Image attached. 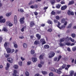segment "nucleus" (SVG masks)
I'll return each mask as SVG.
<instances>
[{"label": "nucleus", "instance_id": "nucleus-1", "mask_svg": "<svg viewBox=\"0 0 76 76\" xmlns=\"http://www.w3.org/2000/svg\"><path fill=\"white\" fill-rule=\"evenodd\" d=\"M49 69L51 71L53 72H55L56 73H57L58 74H61V71L57 70V69H55V68L53 67H50Z\"/></svg>", "mask_w": 76, "mask_h": 76}, {"label": "nucleus", "instance_id": "nucleus-2", "mask_svg": "<svg viewBox=\"0 0 76 76\" xmlns=\"http://www.w3.org/2000/svg\"><path fill=\"white\" fill-rule=\"evenodd\" d=\"M61 25V23L60 22H58V25L57 27L58 28L60 29H64L65 28H66V26H64V25H62L61 26V27L60 26Z\"/></svg>", "mask_w": 76, "mask_h": 76}, {"label": "nucleus", "instance_id": "nucleus-3", "mask_svg": "<svg viewBox=\"0 0 76 76\" xmlns=\"http://www.w3.org/2000/svg\"><path fill=\"white\" fill-rule=\"evenodd\" d=\"M55 53L52 51H50V53H49V58H50L53 57L55 56Z\"/></svg>", "mask_w": 76, "mask_h": 76}, {"label": "nucleus", "instance_id": "nucleus-4", "mask_svg": "<svg viewBox=\"0 0 76 76\" xmlns=\"http://www.w3.org/2000/svg\"><path fill=\"white\" fill-rule=\"evenodd\" d=\"M24 19H25V18H24V17H23L20 19V22L21 24H23L24 23Z\"/></svg>", "mask_w": 76, "mask_h": 76}, {"label": "nucleus", "instance_id": "nucleus-5", "mask_svg": "<svg viewBox=\"0 0 76 76\" xmlns=\"http://www.w3.org/2000/svg\"><path fill=\"white\" fill-rule=\"evenodd\" d=\"M40 42L42 43V45H44V44H45L46 43V42H45V40L44 39H41L40 40Z\"/></svg>", "mask_w": 76, "mask_h": 76}, {"label": "nucleus", "instance_id": "nucleus-6", "mask_svg": "<svg viewBox=\"0 0 76 76\" xmlns=\"http://www.w3.org/2000/svg\"><path fill=\"white\" fill-rule=\"evenodd\" d=\"M7 61L10 63H12L13 62V58H7Z\"/></svg>", "mask_w": 76, "mask_h": 76}, {"label": "nucleus", "instance_id": "nucleus-7", "mask_svg": "<svg viewBox=\"0 0 76 76\" xmlns=\"http://www.w3.org/2000/svg\"><path fill=\"white\" fill-rule=\"evenodd\" d=\"M5 49H6L7 52V53H11L12 50H11V49L10 48H5Z\"/></svg>", "mask_w": 76, "mask_h": 76}, {"label": "nucleus", "instance_id": "nucleus-8", "mask_svg": "<svg viewBox=\"0 0 76 76\" xmlns=\"http://www.w3.org/2000/svg\"><path fill=\"white\" fill-rule=\"evenodd\" d=\"M18 73V71L16 70H14L13 73L12 74L13 76H19V75H16Z\"/></svg>", "mask_w": 76, "mask_h": 76}, {"label": "nucleus", "instance_id": "nucleus-9", "mask_svg": "<svg viewBox=\"0 0 76 76\" xmlns=\"http://www.w3.org/2000/svg\"><path fill=\"white\" fill-rule=\"evenodd\" d=\"M14 22L15 25L17 24V16L16 15L14 16Z\"/></svg>", "mask_w": 76, "mask_h": 76}, {"label": "nucleus", "instance_id": "nucleus-10", "mask_svg": "<svg viewBox=\"0 0 76 76\" xmlns=\"http://www.w3.org/2000/svg\"><path fill=\"white\" fill-rule=\"evenodd\" d=\"M67 5H64L62 7H61V10H65L67 9Z\"/></svg>", "mask_w": 76, "mask_h": 76}, {"label": "nucleus", "instance_id": "nucleus-11", "mask_svg": "<svg viewBox=\"0 0 76 76\" xmlns=\"http://www.w3.org/2000/svg\"><path fill=\"white\" fill-rule=\"evenodd\" d=\"M9 67H10V64L7 63V66L5 67L6 70H9Z\"/></svg>", "mask_w": 76, "mask_h": 76}, {"label": "nucleus", "instance_id": "nucleus-12", "mask_svg": "<svg viewBox=\"0 0 76 76\" xmlns=\"http://www.w3.org/2000/svg\"><path fill=\"white\" fill-rule=\"evenodd\" d=\"M35 25V23H34V22L33 21H31L30 25V27H33Z\"/></svg>", "mask_w": 76, "mask_h": 76}, {"label": "nucleus", "instance_id": "nucleus-13", "mask_svg": "<svg viewBox=\"0 0 76 76\" xmlns=\"http://www.w3.org/2000/svg\"><path fill=\"white\" fill-rule=\"evenodd\" d=\"M32 60L34 63H35L37 61V58H36L33 57L32 58Z\"/></svg>", "mask_w": 76, "mask_h": 76}, {"label": "nucleus", "instance_id": "nucleus-14", "mask_svg": "<svg viewBox=\"0 0 76 76\" xmlns=\"http://www.w3.org/2000/svg\"><path fill=\"white\" fill-rule=\"evenodd\" d=\"M72 24L70 23L69 24V25L66 27V28L67 29H70L72 28Z\"/></svg>", "mask_w": 76, "mask_h": 76}, {"label": "nucleus", "instance_id": "nucleus-15", "mask_svg": "<svg viewBox=\"0 0 76 76\" xmlns=\"http://www.w3.org/2000/svg\"><path fill=\"white\" fill-rule=\"evenodd\" d=\"M34 44L35 45H38V44H39V41H37V40L35 41L34 42Z\"/></svg>", "mask_w": 76, "mask_h": 76}, {"label": "nucleus", "instance_id": "nucleus-16", "mask_svg": "<svg viewBox=\"0 0 76 76\" xmlns=\"http://www.w3.org/2000/svg\"><path fill=\"white\" fill-rule=\"evenodd\" d=\"M50 2L52 4H54L56 3V1L55 0H50Z\"/></svg>", "mask_w": 76, "mask_h": 76}, {"label": "nucleus", "instance_id": "nucleus-17", "mask_svg": "<svg viewBox=\"0 0 76 76\" xmlns=\"http://www.w3.org/2000/svg\"><path fill=\"white\" fill-rule=\"evenodd\" d=\"M44 48H50V46L48 45H44Z\"/></svg>", "mask_w": 76, "mask_h": 76}, {"label": "nucleus", "instance_id": "nucleus-18", "mask_svg": "<svg viewBox=\"0 0 76 76\" xmlns=\"http://www.w3.org/2000/svg\"><path fill=\"white\" fill-rule=\"evenodd\" d=\"M8 44V42H5L4 45V47L5 48H7V47Z\"/></svg>", "mask_w": 76, "mask_h": 76}, {"label": "nucleus", "instance_id": "nucleus-19", "mask_svg": "<svg viewBox=\"0 0 76 76\" xmlns=\"http://www.w3.org/2000/svg\"><path fill=\"white\" fill-rule=\"evenodd\" d=\"M2 30L3 31H4L5 32H7L8 31V30H7V28H6L4 27H3Z\"/></svg>", "mask_w": 76, "mask_h": 76}, {"label": "nucleus", "instance_id": "nucleus-20", "mask_svg": "<svg viewBox=\"0 0 76 76\" xmlns=\"http://www.w3.org/2000/svg\"><path fill=\"white\" fill-rule=\"evenodd\" d=\"M36 37L38 39H41V36L39 34H36Z\"/></svg>", "mask_w": 76, "mask_h": 76}, {"label": "nucleus", "instance_id": "nucleus-21", "mask_svg": "<svg viewBox=\"0 0 76 76\" xmlns=\"http://www.w3.org/2000/svg\"><path fill=\"white\" fill-rule=\"evenodd\" d=\"M75 72L74 71H71L70 73L69 76H73V75L74 74Z\"/></svg>", "mask_w": 76, "mask_h": 76}, {"label": "nucleus", "instance_id": "nucleus-22", "mask_svg": "<svg viewBox=\"0 0 76 76\" xmlns=\"http://www.w3.org/2000/svg\"><path fill=\"white\" fill-rule=\"evenodd\" d=\"M6 22V20L4 19L2 20H0V23H4Z\"/></svg>", "mask_w": 76, "mask_h": 76}, {"label": "nucleus", "instance_id": "nucleus-23", "mask_svg": "<svg viewBox=\"0 0 76 76\" xmlns=\"http://www.w3.org/2000/svg\"><path fill=\"white\" fill-rule=\"evenodd\" d=\"M47 23H49V24H51V25H52L53 24V22L51 21V20H48L47 21Z\"/></svg>", "mask_w": 76, "mask_h": 76}, {"label": "nucleus", "instance_id": "nucleus-24", "mask_svg": "<svg viewBox=\"0 0 76 76\" xmlns=\"http://www.w3.org/2000/svg\"><path fill=\"white\" fill-rule=\"evenodd\" d=\"M23 46L24 48H26L27 47V44L25 43H23Z\"/></svg>", "mask_w": 76, "mask_h": 76}, {"label": "nucleus", "instance_id": "nucleus-25", "mask_svg": "<svg viewBox=\"0 0 76 76\" xmlns=\"http://www.w3.org/2000/svg\"><path fill=\"white\" fill-rule=\"evenodd\" d=\"M74 3V1H71L69 2L68 3V5H72V4H73Z\"/></svg>", "mask_w": 76, "mask_h": 76}, {"label": "nucleus", "instance_id": "nucleus-26", "mask_svg": "<svg viewBox=\"0 0 76 76\" xmlns=\"http://www.w3.org/2000/svg\"><path fill=\"white\" fill-rule=\"evenodd\" d=\"M25 75L26 76H29V73L28 71H26L25 73Z\"/></svg>", "mask_w": 76, "mask_h": 76}, {"label": "nucleus", "instance_id": "nucleus-27", "mask_svg": "<svg viewBox=\"0 0 76 76\" xmlns=\"http://www.w3.org/2000/svg\"><path fill=\"white\" fill-rule=\"evenodd\" d=\"M71 35L72 38H75L76 37V34L74 33H72L71 34Z\"/></svg>", "mask_w": 76, "mask_h": 76}, {"label": "nucleus", "instance_id": "nucleus-28", "mask_svg": "<svg viewBox=\"0 0 76 76\" xmlns=\"http://www.w3.org/2000/svg\"><path fill=\"white\" fill-rule=\"evenodd\" d=\"M62 57V56H61V55L59 56L58 58L57 61H60V60L61 59V58Z\"/></svg>", "mask_w": 76, "mask_h": 76}, {"label": "nucleus", "instance_id": "nucleus-29", "mask_svg": "<svg viewBox=\"0 0 76 76\" xmlns=\"http://www.w3.org/2000/svg\"><path fill=\"white\" fill-rule=\"evenodd\" d=\"M69 39L72 42H75V39H72L70 37L69 38Z\"/></svg>", "mask_w": 76, "mask_h": 76}, {"label": "nucleus", "instance_id": "nucleus-30", "mask_svg": "<svg viewBox=\"0 0 76 76\" xmlns=\"http://www.w3.org/2000/svg\"><path fill=\"white\" fill-rule=\"evenodd\" d=\"M11 14H12V12L7 13L6 14V16H7L8 17H9L10 16V15H11Z\"/></svg>", "mask_w": 76, "mask_h": 76}, {"label": "nucleus", "instance_id": "nucleus-31", "mask_svg": "<svg viewBox=\"0 0 76 76\" xmlns=\"http://www.w3.org/2000/svg\"><path fill=\"white\" fill-rule=\"evenodd\" d=\"M60 7H61V4H59L56 6V7L57 9H60Z\"/></svg>", "mask_w": 76, "mask_h": 76}, {"label": "nucleus", "instance_id": "nucleus-32", "mask_svg": "<svg viewBox=\"0 0 76 76\" xmlns=\"http://www.w3.org/2000/svg\"><path fill=\"white\" fill-rule=\"evenodd\" d=\"M60 42H64L65 41V38H62L61 39H60Z\"/></svg>", "mask_w": 76, "mask_h": 76}, {"label": "nucleus", "instance_id": "nucleus-33", "mask_svg": "<svg viewBox=\"0 0 76 76\" xmlns=\"http://www.w3.org/2000/svg\"><path fill=\"white\" fill-rule=\"evenodd\" d=\"M13 67L15 69H18V66L16 65H15L13 66Z\"/></svg>", "mask_w": 76, "mask_h": 76}, {"label": "nucleus", "instance_id": "nucleus-34", "mask_svg": "<svg viewBox=\"0 0 76 76\" xmlns=\"http://www.w3.org/2000/svg\"><path fill=\"white\" fill-rule=\"evenodd\" d=\"M39 59L41 60L42 59H44V58H43V56L42 55H40L39 56Z\"/></svg>", "mask_w": 76, "mask_h": 76}, {"label": "nucleus", "instance_id": "nucleus-35", "mask_svg": "<svg viewBox=\"0 0 76 76\" xmlns=\"http://www.w3.org/2000/svg\"><path fill=\"white\" fill-rule=\"evenodd\" d=\"M65 41L67 42H69V38L68 37H66L65 38Z\"/></svg>", "mask_w": 76, "mask_h": 76}, {"label": "nucleus", "instance_id": "nucleus-36", "mask_svg": "<svg viewBox=\"0 0 76 76\" xmlns=\"http://www.w3.org/2000/svg\"><path fill=\"white\" fill-rule=\"evenodd\" d=\"M10 56V54H7L5 55V57L6 58H8Z\"/></svg>", "mask_w": 76, "mask_h": 76}, {"label": "nucleus", "instance_id": "nucleus-37", "mask_svg": "<svg viewBox=\"0 0 76 76\" xmlns=\"http://www.w3.org/2000/svg\"><path fill=\"white\" fill-rule=\"evenodd\" d=\"M72 49L73 51H75L76 50V46L73 47Z\"/></svg>", "mask_w": 76, "mask_h": 76}, {"label": "nucleus", "instance_id": "nucleus-38", "mask_svg": "<svg viewBox=\"0 0 76 76\" xmlns=\"http://www.w3.org/2000/svg\"><path fill=\"white\" fill-rule=\"evenodd\" d=\"M52 31H53L52 29L49 28L48 30L47 31L49 32H52Z\"/></svg>", "mask_w": 76, "mask_h": 76}, {"label": "nucleus", "instance_id": "nucleus-39", "mask_svg": "<svg viewBox=\"0 0 76 76\" xmlns=\"http://www.w3.org/2000/svg\"><path fill=\"white\" fill-rule=\"evenodd\" d=\"M65 21H66V20L64 18H63L61 20V22L62 23H64V22H65Z\"/></svg>", "mask_w": 76, "mask_h": 76}, {"label": "nucleus", "instance_id": "nucleus-40", "mask_svg": "<svg viewBox=\"0 0 76 76\" xmlns=\"http://www.w3.org/2000/svg\"><path fill=\"white\" fill-rule=\"evenodd\" d=\"M35 53V51L34 50H31V54H34Z\"/></svg>", "mask_w": 76, "mask_h": 76}, {"label": "nucleus", "instance_id": "nucleus-41", "mask_svg": "<svg viewBox=\"0 0 76 76\" xmlns=\"http://www.w3.org/2000/svg\"><path fill=\"white\" fill-rule=\"evenodd\" d=\"M42 73L43 75H47V72L45 71H42Z\"/></svg>", "mask_w": 76, "mask_h": 76}, {"label": "nucleus", "instance_id": "nucleus-42", "mask_svg": "<svg viewBox=\"0 0 76 76\" xmlns=\"http://www.w3.org/2000/svg\"><path fill=\"white\" fill-rule=\"evenodd\" d=\"M75 43H76V42H75V43L73 42V43H72L71 44L70 43V46H73V45H75Z\"/></svg>", "mask_w": 76, "mask_h": 76}, {"label": "nucleus", "instance_id": "nucleus-43", "mask_svg": "<svg viewBox=\"0 0 76 76\" xmlns=\"http://www.w3.org/2000/svg\"><path fill=\"white\" fill-rule=\"evenodd\" d=\"M66 66V65L64 64L62 66V68L63 69H64V68Z\"/></svg>", "mask_w": 76, "mask_h": 76}, {"label": "nucleus", "instance_id": "nucleus-44", "mask_svg": "<svg viewBox=\"0 0 76 76\" xmlns=\"http://www.w3.org/2000/svg\"><path fill=\"white\" fill-rule=\"evenodd\" d=\"M8 26L10 27L12 26H13V24L12 23H10L8 24Z\"/></svg>", "mask_w": 76, "mask_h": 76}, {"label": "nucleus", "instance_id": "nucleus-45", "mask_svg": "<svg viewBox=\"0 0 76 76\" xmlns=\"http://www.w3.org/2000/svg\"><path fill=\"white\" fill-rule=\"evenodd\" d=\"M71 12L70 10H69L67 12V14L68 15H70V14L71 13Z\"/></svg>", "mask_w": 76, "mask_h": 76}, {"label": "nucleus", "instance_id": "nucleus-46", "mask_svg": "<svg viewBox=\"0 0 76 76\" xmlns=\"http://www.w3.org/2000/svg\"><path fill=\"white\" fill-rule=\"evenodd\" d=\"M54 74L53 72H50L49 74V76H53Z\"/></svg>", "mask_w": 76, "mask_h": 76}, {"label": "nucleus", "instance_id": "nucleus-47", "mask_svg": "<svg viewBox=\"0 0 76 76\" xmlns=\"http://www.w3.org/2000/svg\"><path fill=\"white\" fill-rule=\"evenodd\" d=\"M59 45L60 46H63L64 45L63 43L61 42H60V43H59Z\"/></svg>", "mask_w": 76, "mask_h": 76}, {"label": "nucleus", "instance_id": "nucleus-48", "mask_svg": "<svg viewBox=\"0 0 76 76\" xmlns=\"http://www.w3.org/2000/svg\"><path fill=\"white\" fill-rule=\"evenodd\" d=\"M19 64L20 66H22V62H19Z\"/></svg>", "mask_w": 76, "mask_h": 76}, {"label": "nucleus", "instance_id": "nucleus-49", "mask_svg": "<svg viewBox=\"0 0 76 76\" xmlns=\"http://www.w3.org/2000/svg\"><path fill=\"white\" fill-rule=\"evenodd\" d=\"M66 45H70V43L69 42H66Z\"/></svg>", "mask_w": 76, "mask_h": 76}, {"label": "nucleus", "instance_id": "nucleus-50", "mask_svg": "<svg viewBox=\"0 0 76 76\" xmlns=\"http://www.w3.org/2000/svg\"><path fill=\"white\" fill-rule=\"evenodd\" d=\"M3 40V38L2 37H0V43H1L2 42V40Z\"/></svg>", "mask_w": 76, "mask_h": 76}, {"label": "nucleus", "instance_id": "nucleus-51", "mask_svg": "<svg viewBox=\"0 0 76 76\" xmlns=\"http://www.w3.org/2000/svg\"><path fill=\"white\" fill-rule=\"evenodd\" d=\"M34 8H35L36 9L37 8H38V5L37 4H35L34 6Z\"/></svg>", "mask_w": 76, "mask_h": 76}, {"label": "nucleus", "instance_id": "nucleus-52", "mask_svg": "<svg viewBox=\"0 0 76 76\" xmlns=\"http://www.w3.org/2000/svg\"><path fill=\"white\" fill-rule=\"evenodd\" d=\"M51 14H52V15H55L56 14V12H55L53 11L51 12Z\"/></svg>", "mask_w": 76, "mask_h": 76}, {"label": "nucleus", "instance_id": "nucleus-53", "mask_svg": "<svg viewBox=\"0 0 76 76\" xmlns=\"http://www.w3.org/2000/svg\"><path fill=\"white\" fill-rule=\"evenodd\" d=\"M38 66L39 67H42V65H41V64H38Z\"/></svg>", "mask_w": 76, "mask_h": 76}, {"label": "nucleus", "instance_id": "nucleus-54", "mask_svg": "<svg viewBox=\"0 0 76 76\" xmlns=\"http://www.w3.org/2000/svg\"><path fill=\"white\" fill-rule=\"evenodd\" d=\"M14 47L15 48H18V45L17 44H15L14 45Z\"/></svg>", "mask_w": 76, "mask_h": 76}, {"label": "nucleus", "instance_id": "nucleus-55", "mask_svg": "<svg viewBox=\"0 0 76 76\" xmlns=\"http://www.w3.org/2000/svg\"><path fill=\"white\" fill-rule=\"evenodd\" d=\"M31 64V61H28L27 62L28 65H30Z\"/></svg>", "mask_w": 76, "mask_h": 76}, {"label": "nucleus", "instance_id": "nucleus-56", "mask_svg": "<svg viewBox=\"0 0 76 76\" xmlns=\"http://www.w3.org/2000/svg\"><path fill=\"white\" fill-rule=\"evenodd\" d=\"M56 19H57V20H59V19H60V17L58 16H57L56 17Z\"/></svg>", "mask_w": 76, "mask_h": 76}, {"label": "nucleus", "instance_id": "nucleus-57", "mask_svg": "<svg viewBox=\"0 0 76 76\" xmlns=\"http://www.w3.org/2000/svg\"><path fill=\"white\" fill-rule=\"evenodd\" d=\"M67 21H65V22L64 23V26H66L67 25Z\"/></svg>", "mask_w": 76, "mask_h": 76}, {"label": "nucleus", "instance_id": "nucleus-58", "mask_svg": "<svg viewBox=\"0 0 76 76\" xmlns=\"http://www.w3.org/2000/svg\"><path fill=\"white\" fill-rule=\"evenodd\" d=\"M61 13V11H58L57 12V14L59 15V14H60Z\"/></svg>", "mask_w": 76, "mask_h": 76}, {"label": "nucleus", "instance_id": "nucleus-59", "mask_svg": "<svg viewBox=\"0 0 76 76\" xmlns=\"http://www.w3.org/2000/svg\"><path fill=\"white\" fill-rule=\"evenodd\" d=\"M20 58L22 61H24V60H25V59L23 58L22 57H21Z\"/></svg>", "mask_w": 76, "mask_h": 76}, {"label": "nucleus", "instance_id": "nucleus-60", "mask_svg": "<svg viewBox=\"0 0 76 76\" xmlns=\"http://www.w3.org/2000/svg\"><path fill=\"white\" fill-rule=\"evenodd\" d=\"M54 61H56L57 60V57H56L54 59Z\"/></svg>", "mask_w": 76, "mask_h": 76}, {"label": "nucleus", "instance_id": "nucleus-61", "mask_svg": "<svg viewBox=\"0 0 76 76\" xmlns=\"http://www.w3.org/2000/svg\"><path fill=\"white\" fill-rule=\"evenodd\" d=\"M70 15H72V16H74V12H71V14H70Z\"/></svg>", "mask_w": 76, "mask_h": 76}, {"label": "nucleus", "instance_id": "nucleus-62", "mask_svg": "<svg viewBox=\"0 0 76 76\" xmlns=\"http://www.w3.org/2000/svg\"><path fill=\"white\" fill-rule=\"evenodd\" d=\"M25 28H24V27H23L21 29V31L22 32H24V29Z\"/></svg>", "mask_w": 76, "mask_h": 76}, {"label": "nucleus", "instance_id": "nucleus-63", "mask_svg": "<svg viewBox=\"0 0 76 76\" xmlns=\"http://www.w3.org/2000/svg\"><path fill=\"white\" fill-rule=\"evenodd\" d=\"M30 8H31V9H34V6L31 5V6Z\"/></svg>", "mask_w": 76, "mask_h": 76}, {"label": "nucleus", "instance_id": "nucleus-64", "mask_svg": "<svg viewBox=\"0 0 76 76\" xmlns=\"http://www.w3.org/2000/svg\"><path fill=\"white\" fill-rule=\"evenodd\" d=\"M34 76H39V73L36 74L34 75Z\"/></svg>", "mask_w": 76, "mask_h": 76}]
</instances>
